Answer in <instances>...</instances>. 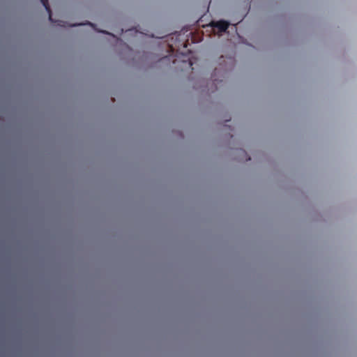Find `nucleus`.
<instances>
[{
    "label": "nucleus",
    "mask_w": 357,
    "mask_h": 357,
    "mask_svg": "<svg viewBox=\"0 0 357 357\" xmlns=\"http://www.w3.org/2000/svg\"><path fill=\"white\" fill-rule=\"evenodd\" d=\"M40 2L43 4V6L45 7V10L47 11V13L49 14V20L51 22L55 23L57 26H62V27L66 26V22L65 21H63V20L54 21L53 20V18L52 17V10H51L50 6L49 5L48 0H40Z\"/></svg>",
    "instance_id": "f257e3e1"
},
{
    "label": "nucleus",
    "mask_w": 357,
    "mask_h": 357,
    "mask_svg": "<svg viewBox=\"0 0 357 357\" xmlns=\"http://www.w3.org/2000/svg\"><path fill=\"white\" fill-rule=\"evenodd\" d=\"M229 22L224 20L212 22V26L217 28L220 33L226 31L229 27Z\"/></svg>",
    "instance_id": "f03ea898"
},
{
    "label": "nucleus",
    "mask_w": 357,
    "mask_h": 357,
    "mask_svg": "<svg viewBox=\"0 0 357 357\" xmlns=\"http://www.w3.org/2000/svg\"><path fill=\"white\" fill-rule=\"evenodd\" d=\"M169 60H170V56H164L160 59V61L162 62L166 61H169Z\"/></svg>",
    "instance_id": "7ed1b4c3"
},
{
    "label": "nucleus",
    "mask_w": 357,
    "mask_h": 357,
    "mask_svg": "<svg viewBox=\"0 0 357 357\" xmlns=\"http://www.w3.org/2000/svg\"><path fill=\"white\" fill-rule=\"evenodd\" d=\"M100 32L107 33V34H108V35H109V36H112V37H114V38H116V37H115V36H114V34H112V33H108V32H107V31H100Z\"/></svg>",
    "instance_id": "20e7f679"
},
{
    "label": "nucleus",
    "mask_w": 357,
    "mask_h": 357,
    "mask_svg": "<svg viewBox=\"0 0 357 357\" xmlns=\"http://www.w3.org/2000/svg\"><path fill=\"white\" fill-rule=\"evenodd\" d=\"M85 24H89V25L91 26L92 27H93V26H94V24H92V23H91V22H87V23H86Z\"/></svg>",
    "instance_id": "39448f33"
},
{
    "label": "nucleus",
    "mask_w": 357,
    "mask_h": 357,
    "mask_svg": "<svg viewBox=\"0 0 357 357\" xmlns=\"http://www.w3.org/2000/svg\"><path fill=\"white\" fill-rule=\"evenodd\" d=\"M82 24H79L78 25H81ZM77 24H70L69 25V26H77Z\"/></svg>",
    "instance_id": "423d86ee"
},
{
    "label": "nucleus",
    "mask_w": 357,
    "mask_h": 357,
    "mask_svg": "<svg viewBox=\"0 0 357 357\" xmlns=\"http://www.w3.org/2000/svg\"><path fill=\"white\" fill-rule=\"evenodd\" d=\"M251 158L250 157H248V158H246V160H250Z\"/></svg>",
    "instance_id": "0eeeda50"
}]
</instances>
